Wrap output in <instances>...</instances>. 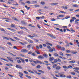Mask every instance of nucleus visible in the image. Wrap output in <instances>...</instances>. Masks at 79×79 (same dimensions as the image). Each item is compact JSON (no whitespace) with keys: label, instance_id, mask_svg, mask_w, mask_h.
Returning <instances> with one entry per match:
<instances>
[{"label":"nucleus","instance_id":"1","mask_svg":"<svg viewBox=\"0 0 79 79\" xmlns=\"http://www.w3.org/2000/svg\"><path fill=\"white\" fill-rule=\"evenodd\" d=\"M73 69L75 70H74L75 72H76V73H79V71H78V70H79V68L75 67L73 68Z\"/></svg>","mask_w":79,"mask_h":79},{"label":"nucleus","instance_id":"2","mask_svg":"<svg viewBox=\"0 0 79 79\" xmlns=\"http://www.w3.org/2000/svg\"><path fill=\"white\" fill-rule=\"evenodd\" d=\"M21 52H23V53H26V52H28V51L27 50V49H23L21 50Z\"/></svg>","mask_w":79,"mask_h":79},{"label":"nucleus","instance_id":"3","mask_svg":"<svg viewBox=\"0 0 79 79\" xmlns=\"http://www.w3.org/2000/svg\"><path fill=\"white\" fill-rule=\"evenodd\" d=\"M75 19H76V17H73L72 19L70 20V22L73 23V21H74Z\"/></svg>","mask_w":79,"mask_h":79},{"label":"nucleus","instance_id":"4","mask_svg":"<svg viewBox=\"0 0 79 79\" xmlns=\"http://www.w3.org/2000/svg\"><path fill=\"white\" fill-rule=\"evenodd\" d=\"M16 68L20 69H22V67L21 66L18 65H16Z\"/></svg>","mask_w":79,"mask_h":79},{"label":"nucleus","instance_id":"5","mask_svg":"<svg viewBox=\"0 0 79 79\" xmlns=\"http://www.w3.org/2000/svg\"><path fill=\"white\" fill-rule=\"evenodd\" d=\"M20 28L21 29H25V30H26L27 31H29L27 28H26V27H20Z\"/></svg>","mask_w":79,"mask_h":79},{"label":"nucleus","instance_id":"6","mask_svg":"<svg viewBox=\"0 0 79 79\" xmlns=\"http://www.w3.org/2000/svg\"><path fill=\"white\" fill-rule=\"evenodd\" d=\"M7 58L10 61H12V62H13V59H12L10 57H7Z\"/></svg>","mask_w":79,"mask_h":79},{"label":"nucleus","instance_id":"7","mask_svg":"<svg viewBox=\"0 0 79 79\" xmlns=\"http://www.w3.org/2000/svg\"><path fill=\"white\" fill-rule=\"evenodd\" d=\"M60 77H66V75L63 74H60Z\"/></svg>","mask_w":79,"mask_h":79},{"label":"nucleus","instance_id":"8","mask_svg":"<svg viewBox=\"0 0 79 79\" xmlns=\"http://www.w3.org/2000/svg\"><path fill=\"white\" fill-rule=\"evenodd\" d=\"M56 69L57 70H60L61 69V67L60 66H58L56 67Z\"/></svg>","mask_w":79,"mask_h":79},{"label":"nucleus","instance_id":"9","mask_svg":"<svg viewBox=\"0 0 79 79\" xmlns=\"http://www.w3.org/2000/svg\"><path fill=\"white\" fill-rule=\"evenodd\" d=\"M54 60V57H52L49 58V61H52V60Z\"/></svg>","mask_w":79,"mask_h":79},{"label":"nucleus","instance_id":"10","mask_svg":"<svg viewBox=\"0 0 79 79\" xmlns=\"http://www.w3.org/2000/svg\"><path fill=\"white\" fill-rule=\"evenodd\" d=\"M51 5L52 6H53L54 5H58V4L57 3H51Z\"/></svg>","mask_w":79,"mask_h":79},{"label":"nucleus","instance_id":"11","mask_svg":"<svg viewBox=\"0 0 79 79\" xmlns=\"http://www.w3.org/2000/svg\"><path fill=\"white\" fill-rule=\"evenodd\" d=\"M28 36L29 37H30V38H34V37H35V36H32L30 35H28Z\"/></svg>","mask_w":79,"mask_h":79},{"label":"nucleus","instance_id":"12","mask_svg":"<svg viewBox=\"0 0 79 79\" xmlns=\"http://www.w3.org/2000/svg\"><path fill=\"white\" fill-rule=\"evenodd\" d=\"M38 58H39L40 59H44V56H38Z\"/></svg>","mask_w":79,"mask_h":79},{"label":"nucleus","instance_id":"13","mask_svg":"<svg viewBox=\"0 0 79 79\" xmlns=\"http://www.w3.org/2000/svg\"><path fill=\"white\" fill-rule=\"evenodd\" d=\"M69 63H76V61L74 60H73L71 61H70Z\"/></svg>","mask_w":79,"mask_h":79},{"label":"nucleus","instance_id":"14","mask_svg":"<svg viewBox=\"0 0 79 79\" xmlns=\"http://www.w3.org/2000/svg\"><path fill=\"white\" fill-rule=\"evenodd\" d=\"M27 41L28 42L30 43H33V41L31 40L28 39Z\"/></svg>","mask_w":79,"mask_h":79},{"label":"nucleus","instance_id":"15","mask_svg":"<svg viewBox=\"0 0 79 79\" xmlns=\"http://www.w3.org/2000/svg\"><path fill=\"white\" fill-rule=\"evenodd\" d=\"M21 23L24 24V25H26L27 24V23H26L25 22L21 21Z\"/></svg>","mask_w":79,"mask_h":79},{"label":"nucleus","instance_id":"16","mask_svg":"<svg viewBox=\"0 0 79 79\" xmlns=\"http://www.w3.org/2000/svg\"><path fill=\"white\" fill-rule=\"evenodd\" d=\"M60 49L62 51H64L65 50V48L64 47H61Z\"/></svg>","mask_w":79,"mask_h":79},{"label":"nucleus","instance_id":"17","mask_svg":"<svg viewBox=\"0 0 79 79\" xmlns=\"http://www.w3.org/2000/svg\"><path fill=\"white\" fill-rule=\"evenodd\" d=\"M20 60H21L22 62L23 63H25V60H24L22 59V58H20Z\"/></svg>","mask_w":79,"mask_h":79},{"label":"nucleus","instance_id":"18","mask_svg":"<svg viewBox=\"0 0 79 79\" xmlns=\"http://www.w3.org/2000/svg\"><path fill=\"white\" fill-rule=\"evenodd\" d=\"M46 44L47 45H50L51 46H52V44H50L48 42L46 43Z\"/></svg>","mask_w":79,"mask_h":79},{"label":"nucleus","instance_id":"19","mask_svg":"<svg viewBox=\"0 0 79 79\" xmlns=\"http://www.w3.org/2000/svg\"><path fill=\"white\" fill-rule=\"evenodd\" d=\"M12 19H14V20H15V21H18V20L15 17H12Z\"/></svg>","mask_w":79,"mask_h":79},{"label":"nucleus","instance_id":"20","mask_svg":"<svg viewBox=\"0 0 79 79\" xmlns=\"http://www.w3.org/2000/svg\"><path fill=\"white\" fill-rule=\"evenodd\" d=\"M28 72H29L30 73H32V74H34V72H33L32 71H31L30 70H28Z\"/></svg>","mask_w":79,"mask_h":79},{"label":"nucleus","instance_id":"21","mask_svg":"<svg viewBox=\"0 0 79 79\" xmlns=\"http://www.w3.org/2000/svg\"><path fill=\"white\" fill-rule=\"evenodd\" d=\"M25 7L27 8V10H29V9H30V7H27V6H25Z\"/></svg>","mask_w":79,"mask_h":79},{"label":"nucleus","instance_id":"22","mask_svg":"<svg viewBox=\"0 0 79 79\" xmlns=\"http://www.w3.org/2000/svg\"><path fill=\"white\" fill-rule=\"evenodd\" d=\"M71 53L73 54H76V53H77V52L72 51L71 52Z\"/></svg>","mask_w":79,"mask_h":79},{"label":"nucleus","instance_id":"23","mask_svg":"<svg viewBox=\"0 0 79 79\" xmlns=\"http://www.w3.org/2000/svg\"><path fill=\"white\" fill-rule=\"evenodd\" d=\"M75 23L76 24H79V22H78V21L77 20H76L75 21Z\"/></svg>","mask_w":79,"mask_h":79},{"label":"nucleus","instance_id":"24","mask_svg":"<svg viewBox=\"0 0 79 79\" xmlns=\"http://www.w3.org/2000/svg\"><path fill=\"white\" fill-rule=\"evenodd\" d=\"M66 77L69 79H71V78H72L71 76V75L67 76Z\"/></svg>","mask_w":79,"mask_h":79},{"label":"nucleus","instance_id":"25","mask_svg":"<svg viewBox=\"0 0 79 79\" xmlns=\"http://www.w3.org/2000/svg\"><path fill=\"white\" fill-rule=\"evenodd\" d=\"M56 47L57 48H59L60 49H61V46H60L59 45H57Z\"/></svg>","mask_w":79,"mask_h":79},{"label":"nucleus","instance_id":"26","mask_svg":"<svg viewBox=\"0 0 79 79\" xmlns=\"http://www.w3.org/2000/svg\"><path fill=\"white\" fill-rule=\"evenodd\" d=\"M26 76L28 78V79H31V76H28L27 75H26Z\"/></svg>","mask_w":79,"mask_h":79},{"label":"nucleus","instance_id":"27","mask_svg":"<svg viewBox=\"0 0 79 79\" xmlns=\"http://www.w3.org/2000/svg\"><path fill=\"white\" fill-rule=\"evenodd\" d=\"M31 3L32 4H34V3H37V1H32L31 2Z\"/></svg>","mask_w":79,"mask_h":79},{"label":"nucleus","instance_id":"28","mask_svg":"<svg viewBox=\"0 0 79 79\" xmlns=\"http://www.w3.org/2000/svg\"><path fill=\"white\" fill-rule=\"evenodd\" d=\"M62 67L63 68H64V69H68V67H67V66L66 65L63 66Z\"/></svg>","mask_w":79,"mask_h":79},{"label":"nucleus","instance_id":"29","mask_svg":"<svg viewBox=\"0 0 79 79\" xmlns=\"http://www.w3.org/2000/svg\"><path fill=\"white\" fill-rule=\"evenodd\" d=\"M43 56L45 58H47V57H48V55H47L46 54H44L43 55Z\"/></svg>","mask_w":79,"mask_h":79},{"label":"nucleus","instance_id":"30","mask_svg":"<svg viewBox=\"0 0 79 79\" xmlns=\"http://www.w3.org/2000/svg\"><path fill=\"white\" fill-rule=\"evenodd\" d=\"M26 3H28V4H31V3L30 1H27L25 2Z\"/></svg>","mask_w":79,"mask_h":79},{"label":"nucleus","instance_id":"31","mask_svg":"<svg viewBox=\"0 0 79 79\" xmlns=\"http://www.w3.org/2000/svg\"><path fill=\"white\" fill-rule=\"evenodd\" d=\"M19 43L20 44H21V45H25V44H24L21 42H19Z\"/></svg>","mask_w":79,"mask_h":79},{"label":"nucleus","instance_id":"32","mask_svg":"<svg viewBox=\"0 0 79 79\" xmlns=\"http://www.w3.org/2000/svg\"><path fill=\"white\" fill-rule=\"evenodd\" d=\"M19 3H21V4H22V5H25V3H24L23 2H19Z\"/></svg>","mask_w":79,"mask_h":79},{"label":"nucleus","instance_id":"33","mask_svg":"<svg viewBox=\"0 0 79 79\" xmlns=\"http://www.w3.org/2000/svg\"><path fill=\"white\" fill-rule=\"evenodd\" d=\"M4 38L5 39H6V40H9V39L7 37H4Z\"/></svg>","mask_w":79,"mask_h":79},{"label":"nucleus","instance_id":"34","mask_svg":"<svg viewBox=\"0 0 79 79\" xmlns=\"http://www.w3.org/2000/svg\"><path fill=\"white\" fill-rule=\"evenodd\" d=\"M71 74H72V75H75L76 73H75L73 72H70Z\"/></svg>","mask_w":79,"mask_h":79},{"label":"nucleus","instance_id":"35","mask_svg":"<svg viewBox=\"0 0 79 79\" xmlns=\"http://www.w3.org/2000/svg\"><path fill=\"white\" fill-rule=\"evenodd\" d=\"M24 73L25 74H29V73L26 71H24Z\"/></svg>","mask_w":79,"mask_h":79},{"label":"nucleus","instance_id":"36","mask_svg":"<svg viewBox=\"0 0 79 79\" xmlns=\"http://www.w3.org/2000/svg\"><path fill=\"white\" fill-rule=\"evenodd\" d=\"M19 74L21 76H23V73L21 72L19 73Z\"/></svg>","mask_w":79,"mask_h":79},{"label":"nucleus","instance_id":"37","mask_svg":"<svg viewBox=\"0 0 79 79\" xmlns=\"http://www.w3.org/2000/svg\"><path fill=\"white\" fill-rule=\"evenodd\" d=\"M9 39L11 40L12 41H13V42H15V40L12 39V38H9Z\"/></svg>","mask_w":79,"mask_h":79},{"label":"nucleus","instance_id":"38","mask_svg":"<svg viewBox=\"0 0 79 79\" xmlns=\"http://www.w3.org/2000/svg\"><path fill=\"white\" fill-rule=\"evenodd\" d=\"M68 68H73V67L71 65H69L68 66Z\"/></svg>","mask_w":79,"mask_h":79},{"label":"nucleus","instance_id":"39","mask_svg":"<svg viewBox=\"0 0 79 79\" xmlns=\"http://www.w3.org/2000/svg\"><path fill=\"white\" fill-rule=\"evenodd\" d=\"M54 55L55 56H58V55L56 53H54Z\"/></svg>","mask_w":79,"mask_h":79},{"label":"nucleus","instance_id":"40","mask_svg":"<svg viewBox=\"0 0 79 79\" xmlns=\"http://www.w3.org/2000/svg\"><path fill=\"white\" fill-rule=\"evenodd\" d=\"M14 38L16 40H19V39H18V38H17L16 37H14Z\"/></svg>","mask_w":79,"mask_h":79},{"label":"nucleus","instance_id":"41","mask_svg":"<svg viewBox=\"0 0 79 79\" xmlns=\"http://www.w3.org/2000/svg\"><path fill=\"white\" fill-rule=\"evenodd\" d=\"M11 26L12 27H16V26H15V25H14L13 24H11Z\"/></svg>","mask_w":79,"mask_h":79},{"label":"nucleus","instance_id":"42","mask_svg":"<svg viewBox=\"0 0 79 79\" xmlns=\"http://www.w3.org/2000/svg\"><path fill=\"white\" fill-rule=\"evenodd\" d=\"M66 53H70L71 52V51H69V50H67L66 51Z\"/></svg>","mask_w":79,"mask_h":79},{"label":"nucleus","instance_id":"43","mask_svg":"<svg viewBox=\"0 0 79 79\" xmlns=\"http://www.w3.org/2000/svg\"><path fill=\"white\" fill-rule=\"evenodd\" d=\"M31 45H28L27 46V48H31Z\"/></svg>","mask_w":79,"mask_h":79},{"label":"nucleus","instance_id":"44","mask_svg":"<svg viewBox=\"0 0 79 79\" xmlns=\"http://www.w3.org/2000/svg\"><path fill=\"white\" fill-rule=\"evenodd\" d=\"M41 66L40 65H38L37 66L36 68L38 69L40 68Z\"/></svg>","mask_w":79,"mask_h":79},{"label":"nucleus","instance_id":"45","mask_svg":"<svg viewBox=\"0 0 79 79\" xmlns=\"http://www.w3.org/2000/svg\"><path fill=\"white\" fill-rule=\"evenodd\" d=\"M32 55L33 56H36V54L34 53H32Z\"/></svg>","mask_w":79,"mask_h":79},{"label":"nucleus","instance_id":"46","mask_svg":"<svg viewBox=\"0 0 79 79\" xmlns=\"http://www.w3.org/2000/svg\"><path fill=\"white\" fill-rule=\"evenodd\" d=\"M59 54L60 55H62V56H63V54L62 53V52H60L59 53Z\"/></svg>","mask_w":79,"mask_h":79},{"label":"nucleus","instance_id":"47","mask_svg":"<svg viewBox=\"0 0 79 79\" xmlns=\"http://www.w3.org/2000/svg\"><path fill=\"white\" fill-rule=\"evenodd\" d=\"M70 31H72V32H75V31H74V30H73V28H71Z\"/></svg>","mask_w":79,"mask_h":79},{"label":"nucleus","instance_id":"48","mask_svg":"<svg viewBox=\"0 0 79 79\" xmlns=\"http://www.w3.org/2000/svg\"><path fill=\"white\" fill-rule=\"evenodd\" d=\"M49 52H52L53 51V50L52 49H49Z\"/></svg>","mask_w":79,"mask_h":79},{"label":"nucleus","instance_id":"49","mask_svg":"<svg viewBox=\"0 0 79 79\" xmlns=\"http://www.w3.org/2000/svg\"><path fill=\"white\" fill-rule=\"evenodd\" d=\"M17 62L18 63H21V60H17Z\"/></svg>","mask_w":79,"mask_h":79},{"label":"nucleus","instance_id":"50","mask_svg":"<svg viewBox=\"0 0 79 79\" xmlns=\"http://www.w3.org/2000/svg\"><path fill=\"white\" fill-rule=\"evenodd\" d=\"M64 16V15H59V17L61 18H63Z\"/></svg>","mask_w":79,"mask_h":79},{"label":"nucleus","instance_id":"51","mask_svg":"<svg viewBox=\"0 0 79 79\" xmlns=\"http://www.w3.org/2000/svg\"><path fill=\"white\" fill-rule=\"evenodd\" d=\"M54 61L56 63H57V62H58V60L56 59H55L54 60Z\"/></svg>","mask_w":79,"mask_h":79},{"label":"nucleus","instance_id":"52","mask_svg":"<svg viewBox=\"0 0 79 79\" xmlns=\"http://www.w3.org/2000/svg\"><path fill=\"white\" fill-rule=\"evenodd\" d=\"M41 5H45V2H41Z\"/></svg>","mask_w":79,"mask_h":79},{"label":"nucleus","instance_id":"53","mask_svg":"<svg viewBox=\"0 0 79 79\" xmlns=\"http://www.w3.org/2000/svg\"><path fill=\"white\" fill-rule=\"evenodd\" d=\"M73 7H74V8H76V7H78V6L76 5H73Z\"/></svg>","mask_w":79,"mask_h":79},{"label":"nucleus","instance_id":"54","mask_svg":"<svg viewBox=\"0 0 79 79\" xmlns=\"http://www.w3.org/2000/svg\"><path fill=\"white\" fill-rule=\"evenodd\" d=\"M0 30H1V31H3V32H5V30H4V29H3V28H1Z\"/></svg>","mask_w":79,"mask_h":79},{"label":"nucleus","instance_id":"55","mask_svg":"<svg viewBox=\"0 0 79 79\" xmlns=\"http://www.w3.org/2000/svg\"><path fill=\"white\" fill-rule=\"evenodd\" d=\"M33 71H34V72H35V73H36V74L37 73V71H36L35 70H34V69H33Z\"/></svg>","mask_w":79,"mask_h":79},{"label":"nucleus","instance_id":"56","mask_svg":"<svg viewBox=\"0 0 79 79\" xmlns=\"http://www.w3.org/2000/svg\"><path fill=\"white\" fill-rule=\"evenodd\" d=\"M39 47L40 48H42V44H40L39 45Z\"/></svg>","mask_w":79,"mask_h":79},{"label":"nucleus","instance_id":"57","mask_svg":"<svg viewBox=\"0 0 79 79\" xmlns=\"http://www.w3.org/2000/svg\"><path fill=\"white\" fill-rule=\"evenodd\" d=\"M34 6H35V7H39L40 6L39 5H35Z\"/></svg>","mask_w":79,"mask_h":79},{"label":"nucleus","instance_id":"58","mask_svg":"<svg viewBox=\"0 0 79 79\" xmlns=\"http://www.w3.org/2000/svg\"><path fill=\"white\" fill-rule=\"evenodd\" d=\"M70 18V16H66V17H65V19H68V18Z\"/></svg>","mask_w":79,"mask_h":79},{"label":"nucleus","instance_id":"59","mask_svg":"<svg viewBox=\"0 0 79 79\" xmlns=\"http://www.w3.org/2000/svg\"><path fill=\"white\" fill-rule=\"evenodd\" d=\"M58 61H59V62H61V60L60 59H58Z\"/></svg>","mask_w":79,"mask_h":79},{"label":"nucleus","instance_id":"60","mask_svg":"<svg viewBox=\"0 0 79 79\" xmlns=\"http://www.w3.org/2000/svg\"><path fill=\"white\" fill-rule=\"evenodd\" d=\"M51 21H56V19H51Z\"/></svg>","mask_w":79,"mask_h":79},{"label":"nucleus","instance_id":"61","mask_svg":"<svg viewBox=\"0 0 79 79\" xmlns=\"http://www.w3.org/2000/svg\"><path fill=\"white\" fill-rule=\"evenodd\" d=\"M32 52L31 51H30L28 53V54H29V55L30 54H32Z\"/></svg>","mask_w":79,"mask_h":79},{"label":"nucleus","instance_id":"62","mask_svg":"<svg viewBox=\"0 0 79 79\" xmlns=\"http://www.w3.org/2000/svg\"><path fill=\"white\" fill-rule=\"evenodd\" d=\"M36 19H40V17H36Z\"/></svg>","mask_w":79,"mask_h":79},{"label":"nucleus","instance_id":"63","mask_svg":"<svg viewBox=\"0 0 79 79\" xmlns=\"http://www.w3.org/2000/svg\"><path fill=\"white\" fill-rule=\"evenodd\" d=\"M35 52L36 53H37L38 54H40V52H39L35 51Z\"/></svg>","mask_w":79,"mask_h":79},{"label":"nucleus","instance_id":"64","mask_svg":"<svg viewBox=\"0 0 79 79\" xmlns=\"http://www.w3.org/2000/svg\"><path fill=\"white\" fill-rule=\"evenodd\" d=\"M69 43L67 44L66 45V47H69Z\"/></svg>","mask_w":79,"mask_h":79}]
</instances>
